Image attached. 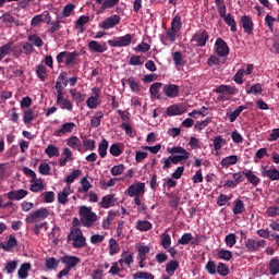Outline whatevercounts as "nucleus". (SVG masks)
Masks as SVG:
<instances>
[{
    "label": "nucleus",
    "mask_w": 279,
    "mask_h": 279,
    "mask_svg": "<svg viewBox=\"0 0 279 279\" xmlns=\"http://www.w3.org/2000/svg\"><path fill=\"white\" fill-rule=\"evenodd\" d=\"M242 213H245V204L239 199L233 207V215H242Z\"/></svg>",
    "instance_id": "864d4df0"
},
{
    "label": "nucleus",
    "mask_w": 279,
    "mask_h": 279,
    "mask_svg": "<svg viewBox=\"0 0 279 279\" xmlns=\"http://www.w3.org/2000/svg\"><path fill=\"white\" fill-rule=\"evenodd\" d=\"M68 241H73L72 246L77 250H82V247H86V236L82 232V229L74 228L68 234Z\"/></svg>",
    "instance_id": "f03ea898"
},
{
    "label": "nucleus",
    "mask_w": 279,
    "mask_h": 279,
    "mask_svg": "<svg viewBox=\"0 0 279 279\" xmlns=\"http://www.w3.org/2000/svg\"><path fill=\"white\" fill-rule=\"evenodd\" d=\"M257 234L262 239H268V241H274V239L276 236V232H272L269 229H259V230H257Z\"/></svg>",
    "instance_id": "58836bf2"
},
{
    "label": "nucleus",
    "mask_w": 279,
    "mask_h": 279,
    "mask_svg": "<svg viewBox=\"0 0 279 279\" xmlns=\"http://www.w3.org/2000/svg\"><path fill=\"white\" fill-rule=\"evenodd\" d=\"M31 182V191L33 193H38L45 189V185L43 184V179H32Z\"/></svg>",
    "instance_id": "4c0bfd02"
},
{
    "label": "nucleus",
    "mask_w": 279,
    "mask_h": 279,
    "mask_svg": "<svg viewBox=\"0 0 279 279\" xmlns=\"http://www.w3.org/2000/svg\"><path fill=\"white\" fill-rule=\"evenodd\" d=\"M0 21L2 23H5L7 25H15L16 27H19V25H21V23L19 21H16L14 19V16H12V14L7 13L3 14L2 16H0Z\"/></svg>",
    "instance_id": "72a5a7b5"
},
{
    "label": "nucleus",
    "mask_w": 279,
    "mask_h": 279,
    "mask_svg": "<svg viewBox=\"0 0 279 279\" xmlns=\"http://www.w3.org/2000/svg\"><path fill=\"white\" fill-rule=\"evenodd\" d=\"M240 25L244 29L245 34L252 36L254 34V22L250 15H243L240 19Z\"/></svg>",
    "instance_id": "f8f14e48"
},
{
    "label": "nucleus",
    "mask_w": 279,
    "mask_h": 279,
    "mask_svg": "<svg viewBox=\"0 0 279 279\" xmlns=\"http://www.w3.org/2000/svg\"><path fill=\"white\" fill-rule=\"evenodd\" d=\"M166 113L168 117H180V114H184V110H182L178 105H172L167 108Z\"/></svg>",
    "instance_id": "473e14b6"
},
{
    "label": "nucleus",
    "mask_w": 279,
    "mask_h": 279,
    "mask_svg": "<svg viewBox=\"0 0 279 279\" xmlns=\"http://www.w3.org/2000/svg\"><path fill=\"white\" fill-rule=\"evenodd\" d=\"M216 93L220 95H236V87L230 85H220L216 88Z\"/></svg>",
    "instance_id": "5701e85b"
},
{
    "label": "nucleus",
    "mask_w": 279,
    "mask_h": 279,
    "mask_svg": "<svg viewBox=\"0 0 279 279\" xmlns=\"http://www.w3.org/2000/svg\"><path fill=\"white\" fill-rule=\"evenodd\" d=\"M57 104L60 105L61 110H69L70 112L73 110V102L64 98V95L57 96Z\"/></svg>",
    "instance_id": "412c9836"
},
{
    "label": "nucleus",
    "mask_w": 279,
    "mask_h": 279,
    "mask_svg": "<svg viewBox=\"0 0 279 279\" xmlns=\"http://www.w3.org/2000/svg\"><path fill=\"white\" fill-rule=\"evenodd\" d=\"M80 221L83 228H93L95 222L97 221V214L93 211L90 207L81 206L78 209Z\"/></svg>",
    "instance_id": "f257e3e1"
},
{
    "label": "nucleus",
    "mask_w": 279,
    "mask_h": 279,
    "mask_svg": "<svg viewBox=\"0 0 279 279\" xmlns=\"http://www.w3.org/2000/svg\"><path fill=\"white\" fill-rule=\"evenodd\" d=\"M77 125L74 122H66L61 125V128L54 131L53 136H64V134H71Z\"/></svg>",
    "instance_id": "2eb2a0df"
},
{
    "label": "nucleus",
    "mask_w": 279,
    "mask_h": 279,
    "mask_svg": "<svg viewBox=\"0 0 279 279\" xmlns=\"http://www.w3.org/2000/svg\"><path fill=\"white\" fill-rule=\"evenodd\" d=\"M28 40L29 43H33L35 47H43V45H45V41H43V38H40L36 34L28 36Z\"/></svg>",
    "instance_id": "680f3d73"
},
{
    "label": "nucleus",
    "mask_w": 279,
    "mask_h": 279,
    "mask_svg": "<svg viewBox=\"0 0 279 279\" xmlns=\"http://www.w3.org/2000/svg\"><path fill=\"white\" fill-rule=\"evenodd\" d=\"M101 119H104V112L97 111L90 120V125L93 128H99L101 125Z\"/></svg>",
    "instance_id": "de8ad7c7"
},
{
    "label": "nucleus",
    "mask_w": 279,
    "mask_h": 279,
    "mask_svg": "<svg viewBox=\"0 0 279 279\" xmlns=\"http://www.w3.org/2000/svg\"><path fill=\"white\" fill-rule=\"evenodd\" d=\"M223 21L229 27H231V32H236V21H234L232 14L228 13Z\"/></svg>",
    "instance_id": "13d9d810"
},
{
    "label": "nucleus",
    "mask_w": 279,
    "mask_h": 279,
    "mask_svg": "<svg viewBox=\"0 0 279 279\" xmlns=\"http://www.w3.org/2000/svg\"><path fill=\"white\" fill-rule=\"evenodd\" d=\"M61 262L63 263V265H65V267L68 269L71 270V269H74V267L76 265H80V263H82V259H80V257H77V256H69V255H66V256H63L61 258Z\"/></svg>",
    "instance_id": "f3484780"
},
{
    "label": "nucleus",
    "mask_w": 279,
    "mask_h": 279,
    "mask_svg": "<svg viewBox=\"0 0 279 279\" xmlns=\"http://www.w3.org/2000/svg\"><path fill=\"white\" fill-rule=\"evenodd\" d=\"M134 263V254H130L129 252H123L122 257L119 259V264L121 266L128 265L130 267Z\"/></svg>",
    "instance_id": "c756f323"
},
{
    "label": "nucleus",
    "mask_w": 279,
    "mask_h": 279,
    "mask_svg": "<svg viewBox=\"0 0 279 279\" xmlns=\"http://www.w3.org/2000/svg\"><path fill=\"white\" fill-rule=\"evenodd\" d=\"M26 195H29V192L23 189L13 190L7 193V197L10 202H21V199H25Z\"/></svg>",
    "instance_id": "ddd939ff"
},
{
    "label": "nucleus",
    "mask_w": 279,
    "mask_h": 279,
    "mask_svg": "<svg viewBox=\"0 0 279 279\" xmlns=\"http://www.w3.org/2000/svg\"><path fill=\"white\" fill-rule=\"evenodd\" d=\"M160 88H162V83L156 82L150 85L149 93L153 95V97H158V93L160 92Z\"/></svg>",
    "instance_id": "bf43d9fd"
},
{
    "label": "nucleus",
    "mask_w": 279,
    "mask_h": 279,
    "mask_svg": "<svg viewBox=\"0 0 279 279\" xmlns=\"http://www.w3.org/2000/svg\"><path fill=\"white\" fill-rule=\"evenodd\" d=\"M193 241L192 233H184L181 239L178 240L179 245H189Z\"/></svg>",
    "instance_id": "0e129e2a"
},
{
    "label": "nucleus",
    "mask_w": 279,
    "mask_h": 279,
    "mask_svg": "<svg viewBox=\"0 0 279 279\" xmlns=\"http://www.w3.org/2000/svg\"><path fill=\"white\" fill-rule=\"evenodd\" d=\"M218 258H221L222 260H231L232 253L228 250H219L217 253Z\"/></svg>",
    "instance_id": "69168bd1"
},
{
    "label": "nucleus",
    "mask_w": 279,
    "mask_h": 279,
    "mask_svg": "<svg viewBox=\"0 0 279 279\" xmlns=\"http://www.w3.org/2000/svg\"><path fill=\"white\" fill-rule=\"evenodd\" d=\"M243 110H247V106H239L230 116H229V121L230 123H234V121H236V119H239L241 112H243Z\"/></svg>",
    "instance_id": "a18cd8bd"
},
{
    "label": "nucleus",
    "mask_w": 279,
    "mask_h": 279,
    "mask_svg": "<svg viewBox=\"0 0 279 279\" xmlns=\"http://www.w3.org/2000/svg\"><path fill=\"white\" fill-rule=\"evenodd\" d=\"M162 90L166 97L170 99H175V97L180 96V86L175 84H167L163 86Z\"/></svg>",
    "instance_id": "4468645a"
},
{
    "label": "nucleus",
    "mask_w": 279,
    "mask_h": 279,
    "mask_svg": "<svg viewBox=\"0 0 279 279\" xmlns=\"http://www.w3.org/2000/svg\"><path fill=\"white\" fill-rule=\"evenodd\" d=\"M168 154H171L172 156H169L172 165H178L179 162H182L183 160H189L191 158V154L184 149V147L181 146H174L172 148H168ZM180 154V155H174Z\"/></svg>",
    "instance_id": "7ed1b4c3"
},
{
    "label": "nucleus",
    "mask_w": 279,
    "mask_h": 279,
    "mask_svg": "<svg viewBox=\"0 0 279 279\" xmlns=\"http://www.w3.org/2000/svg\"><path fill=\"white\" fill-rule=\"evenodd\" d=\"M47 217H49V210L45 207H41L37 210L29 213L26 216L25 221L27 223H37V221H43L47 219Z\"/></svg>",
    "instance_id": "39448f33"
},
{
    "label": "nucleus",
    "mask_w": 279,
    "mask_h": 279,
    "mask_svg": "<svg viewBox=\"0 0 279 279\" xmlns=\"http://www.w3.org/2000/svg\"><path fill=\"white\" fill-rule=\"evenodd\" d=\"M14 51V41H9L4 46H0V58L10 56Z\"/></svg>",
    "instance_id": "c85d7f7f"
},
{
    "label": "nucleus",
    "mask_w": 279,
    "mask_h": 279,
    "mask_svg": "<svg viewBox=\"0 0 279 279\" xmlns=\"http://www.w3.org/2000/svg\"><path fill=\"white\" fill-rule=\"evenodd\" d=\"M239 162V157L236 155H231L226 158H223L220 162L221 167L225 169H228V167H231V165H236Z\"/></svg>",
    "instance_id": "7c9ffc66"
},
{
    "label": "nucleus",
    "mask_w": 279,
    "mask_h": 279,
    "mask_svg": "<svg viewBox=\"0 0 279 279\" xmlns=\"http://www.w3.org/2000/svg\"><path fill=\"white\" fill-rule=\"evenodd\" d=\"M225 243L227 247H234V245H236V234L230 233L226 235Z\"/></svg>",
    "instance_id": "4d7b16f0"
},
{
    "label": "nucleus",
    "mask_w": 279,
    "mask_h": 279,
    "mask_svg": "<svg viewBox=\"0 0 279 279\" xmlns=\"http://www.w3.org/2000/svg\"><path fill=\"white\" fill-rule=\"evenodd\" d=\"M109 154H111V156H114L116 158L121 156V154H123V146L121 144L111 145L109 148Z\"/></svg>",
    "instance_id": "49530a36"
},
{
    "label": "nucleus",
    "mask_w": 279,
    "mask_h": 279,
    "mask_svg": "<svg viewBox=\"0 0 279 279\" xmlns=\"http://www.w3.org/2000/svg\"><path fill=\"white\" fill-rule=\"evenodd\" d=\"M58 265H60V260H58L56 257L46 258V267L49 269V271L58 269Z\"/></svg>",
    "instance_id": "09e8293b"
},
{
    "label": "nucleus",
    "mask_w": 279,
    "mask_h": 279,
    "mask_svg": "<svg viewBox=\"0 0 279 279\" xmlns=\"http://www.w3.org/2000/svg\"><path fill=\"white\" fill-rule=\"evenodd\" d=\"M208 32L206 31H197L192 37V43L196 44V47H206V43H208Z\"/></svg>",
    "instance_id": "6e6552de"
},
{
    "label": "nucleus",
    "mask_w": 279,
    "mask_h": 279,
    "mask_svg": "<svg viewBox=\"0 0 279 279\" xmlns=\"http://www.w3.org/2000/svg\"><path fill=\"white\" fill-rule=\"evenodd\" d=\"M98 154L100 158H106V156H108V140H101V142L98 145Z\"/></svg>",
    "instance_id": "ea45409f"
},
{
    "label": "nucleus",
    "mask_w": 279,
    "mask_h": 279,
    "mask_svg": "<svg viewBox=\"0 0 279 279\" xmlns=\"http://www.w3.org/2000/svg\"><path fill=\"white\" fill-rule=\"evenodd\" d=\"M80 175H82V170L76 169V170L72 171V172L64 179L65 184H68V186H71V184H73V182H75V180H77V178H80Z\"/></svg>",
    "instance_id": "c9c22d12"
},
{
    "label": "nucleus",
    "mask_w": 279,
    "mask_h": 279,
    "mask_svg": "<svg viewBox=\"0 0 279 279\" xmlns=\"http://www.w3.org/2000/svg\"><path fill=\"white\" fill-rule=\"evenodd\" d=\"M245 247L250 252H258L260 247H267V241L248 239L245 241Z\"/></svg>",
    "instance_id": "9d476101"
},
{
    "label": "nucleus",
    "mask_w": 279,
    "mask_h": 279,
    "mask_svg": "<svg viewBox=\"0 0 279 279\" xmlns=\"http://www.w3.org/2000/svg\"><path fill=\"white\" fill-rule=\"evenodd\" d=\"M126 193L129 197H141V195H145V183L138 182L130 185Z\"/></svg>",
    "instance_id": "0eeeda50"
},
{
    "label": "nucleus",
    "mask_w": 279,
    "mask_h": 279,
    "mask_svg": "<svg viewBox=\"0 0 279 279\" xmlns=\"http://www.w3.org/2000/svg\"><path fill=\"white\" fill-rule=\"evenodd\" d=\"M223 145H226V140H223V136L218 135L214 138L215 151H219V149H221V147H223Z\"/></svg>",
    "instance_id": "5fc2aeb1"
},
{
    "label": "nucleus",
    "mask_w": 279,
    "mask_h": 279,
    "mask_svg": "<svg viewBox=\"0 0 279 279\" xmlns=\"http://www.w3.org/2000/svg\"><path fill=\"white\" fill-rule=\"evenodd\" d=\"M121 23V16L114 14L107 17L99 24L100 29H112V27H117Z\"/></svg>",
    "instance_id": "9b49d317"
},
{
    "label": "nucleus",
    "mask_w": 279,
    "mask_h": 279,
    "mask_svg": "<svg viewBox=\"0 0 279 279\" xmlns=\"http://www.w3.org/2000/svg\"><path fill=\"white\" fill-rule=\"evenodd\" d=\"M19 245V241L16 240V236L10 235L7 243H1L0 247L1 250H4V252H12L14 247Z\"/></svg>",
    "instance_id": "aec40b11"
},
{
    "label": "nucleus",
    "mask_w": 279,
    "mask_h": 279,
    "mask_svg": "<svg viewBox=\"0 0 279 279\" xmlns=\"http://www.w3.org/2000/svg\"><path fill=\"white\" fill-rule=\"evenodd\" d=\"M117 204V198H114V194H109L102 197L99 203L100 208H112Z\"/></svg>",
    "instance_id": "6ab92c4d"
},
{
    "label": "nucleus",
    "mask_w": 279,
    "mask_h": 279,
    "mask_svg": "<svg viewBox=\"0 0 279 279\" xmlns=\"http://www.w3.org/2000/svg\"><path fill=\"white\" fill-rule=\"evenodd\" d=\"M126 82L133 93H138L141 90V84H138L134 77H129Z\"/></svg>",
    "instance_id": "052dcab7"
},
{
    "label": "nucleus",
    "mask_w": 279,
    "mask_h": 279,
    "mask_svg": "<svg viewBox=\"0 0 279 279\" xmlns=\"http://www.w3.org/2000/svg\"><path fill=\"white\" fill-rule=\"evenodd\" d=\"M69 195H71V185L64 186L62 192L58 194L59 204H66L69 202Z\"/></svg>",
    "instance_id": "a878e982"
},
{
    "label": "nucleus",
    "mask_w": 279,
    "mask_h": 279,
    "mask_svg": "<svg viewBox=\"0 0 279 279\" xmlns=\"http://www.w3.org/2000/svg\"><path fill=\"white\" fill-rule=\"evenodd\" d=\"M45 154L48 156V158H54L60 156V149L56 145L50 144L45 149Z\"/></svg>",
    "instance_id": "a19ab883"
},
{
    "label": "nucleus",
    "mask_w": 279,
    "mask_h": 279,
    "mask_svg": "<svg viewBox=\"0 0 279 279\" xmlns=\"http://www.w3.org/2000/svg\"><path fill=\"white\" fill-rule=\"evenodd\" d=\"M216 274H219V276L226 277L228 274H230V268H228V265L223 263H219L216 268Z\"/></svg>",
    "instance_id": "8fccbe9b"
},
{
    "label": "nucleus",
    "mask_w": 279,
    "mask_h": 279,
    "mask_svg": "<svg viewBox=\"0 0 279 279\" xmlns=\"http://www.w3.org/2000/svg\"><path fill=\"white\" fill-rule=\"evenodd\" d=\"M88 49L94 53H104L108 51V45L106 43L99 44L97 40H92L88 43Z\"/></svg>",
    "instance_id": "dca6fc26"
},
{
    "label": "nucleus",
    "mask_w": 279,
    "mask_h": 279,
    "mask_svg": "<svg viewBox=\"0 0 279 279\" xmlns=\"http://www.w3.org/2000/svg\"><path fill=\"white\" fill-rule=\"evenodd\" d=\"M262 177L263 178H269L272 182L276 180H279V170L276 168H271L268 170H263L262 171Z\"/></svg>",
    "instance_id": "cd10ccee"
},
{
    "label": "nucleus",
    "mask_w": 279,
    "mask_h": 279,
    "mask_svg": "<svg viewBox=\"0 0 279 279\" xmlns=\"http://www.w3.org/2000/svg\"><path fill=\"white\" fill-rule=\"evenodd\" d=\"M171 28L175 29L177 32H180V29H182V17H180V15H175L172 19Z\"/></svg>",
    "instance_id": "e2e57ef3"
},
{
    "label": "nucleus",
    "mask_w": 279,
    "mask_h": 279,
    "mask_svg": "<svg viewBox=\"0 0 279 279\" xmlns=\"http://www.w3.org/2000/svg\"><path fill=\"white\" fill-rule=\"evenodd\" d=\"M23 121H24L25 125H29V123H32V121H34V110L33 109H28L23 112Z\"/></svg>",
    "instance_id": "603ef678"
},
{
    "label": "nucleus",
    "mask_w": 279,
    "mask_h": 279,
    "mask_svg": "<svg viewBox=\"0 0 279 279\" xmlns=\"http://www.w3.org/2000/svg\"><path fill=\"white\" fill-rule=\"evenodd\" d=\"M205 269L208 274H210V276H215V274H217V264L214 260H209L206 264Z\"/></svg>",
    "instance_id": "338daca9"
},
{
    "label": "nucleus",
    "mask_w": 279,
    "mask_h": 279,
    "mask_svg": "<svg viewBox=\"0 0 279 279\" xmlns=\"http://www.w3.org/2000/svg\"><path fill=\"white\" fill-rule=\"evenodd\" d=\"M34 51V45L31 43H25L23 46L14 47V53H17V56H21V53H25V56H32Z\"/></svg>",
    "instance_id": "a211bd4d"
},
{
    "label": "nucleus",
    "mask_w": 279,
    "mask_h": 279,
    "mask_svg": "<svg viewBox=\"0 0 279 279\" xmlns=\"http://www.w3.org/2000/svg\"><path fill=\"white\" fill-rule=\"evenodd\" d=\"M68 147H71V149H77L81 151L82 149V141H80V137L73 135L66 140Z\"/></svg>",
    "instance_id": "393cba45"
},
{
    "label": "nucleus",
    "mask_w": 279,
    "mask_h": 279,
    "mask_svg": "<svg viewBox=\"0 0 279 279\" xmlns=\"http://www.w3.org/2000/svg\"><path fill=\"white\" fill-rule=\"evenodd\" d=\"M134 279H154L155 277L150 272L137 271L133 275Z\"/></svg>",
    "instance_id": "774afa93"
},
{
    "label": "nucleus",
    "mask_w": 279,
    "mask_h": 279,
    "mask_svg": "<svg viewBox=\"0 0 279 279\" xmlns=\"http://www.w3.org/2000/svg\"><path fill=\"white\" fill-rule=\"evenodd\" d=\"M76 58H80L78 51H62L57 54V62L58 64H62V62H64L65 66H73V64H75Z\"/></svg>",
    "instance_id": "20e7f679"
},
{
    "label": "nucleus",
    "mask_w": 279,
    "mask_h": 279,
    "mask_svg": "<svg viewBox=\"0 0 279 279\" xmlns=\"http://www.w3.org/2000/svg\"><path fill=\"white\" fill-rule=\"evenodd\" d=\"M166 197L168 198L169 205H170L172 208H178V206H180V197L177 196L175 194H173V193H167V194H166Z\"/></svg>",
    "instance_id": "37998d69"
},
{
    "label": "nucleus",
    "mask_w": 279,
    "mask_h": 279,
    "mask_svg": "<svg viewBox=\"0 0 279 279\" xmlns=\"http://www.w3.org/2000/svg\"><path fill=\"white\" fill-rule=\"evenodd\" d=\"M179 267H180V263L178 260H170L166 265V272L168 274V276H173V274L178 271Z\"/></svg>",
    "instance_id": "e433bc0d"
},
{
    "label": "nucleus",
    "mask_w": 279,
    "mask_h": 279,
    "mask_svg": "<svg viewBox=\"0 0 279 279\" xmlns=\"http://www.w3.org/2000/svg\"><path fill=\"white\" fill-rule=\"evenodd\" d=\"M83 147L87 150V151H95V140H90L88 138V136L84 135L81 136Z\"/></svg>",
    "instance_id": "2f4dec72"
},
{
    "label": "nucleus",
    "mask_w": 279,
    "mask_h": 279,
    "mask_svg": "<svg viewBox=\"0 0 279 279\" xmlns=\"http://www.w3.org/2000/svg\"><path fill=\"white\" fill-rule=\"evenodd\" d=\"M154 226L151 222L147 220H138L136 222V229L140 230V232H148V230H151Z\"/></svg>",
    "instance_id": "f704fd0d"
},
{
    "label": "nucleus",
    "mask_w": 279,
    "mask_h": 279,
    "mask_svg": "<svg viewBox=\"0 0 279 279\" xmlns=\"http://www.w3.org/2000/svg\"><path fill=\"white\" fill-rule=\"evenodd\" d=\"M215 49L217 56L220 58H226L230 53V47H228V44L222 38H218L215 43Z\"/></svg>",
    "instance_id": "1a4fd4ad"
},
{
    "label": "nucleus",
    "mask_w": 279,
    "mask_h": 279,
    "mask_svg": "<svg viewBox=\"0 0 279 279\" xmlns=\"http://www.w3.org/2000/svg\"><path fill=\"white\" fill-rule=\"evenodd\" d=\"M109 254L110 256H114V254H119V243L117 242V240H114V238H111L109 240Z\"/></svg>",
    "instance_id": "3c124183"
},
{
    "label": "nucleus",
    "mask_w": 279,
    "mask_h": 279,
    "mask_svg": "<svg viewBox=\"0 0 279 279\" xmlns=\"http://www.w3.org/2000/svg\"><path fill=\"white\" fill-rule=\"evenodd\" d=\"M108 45L109 47H128L132 45V35L126 34L114 39H109Z\"/></svg>",
    "instance_id": "423d86ee"
},
{
    "label": "nucleus",
    "mask_w": 279,
    "mask_h": 279,
    "mask_svg": "<svg viewBox=\"0 0 279 279\" xmlns=\"http://www.w3.org/2000/svg\"><path fill=\"white\" fill-rule=\"evenodd\" d=\"M29 271H32V264L24 263L21 265L17 276L20 279H26L29 276Z\"/></svg>",
    "instance_id": "bb28decb"
},
{
    "label": "nucleus",
    "mask_w": 279,
    "mask_h": 279,
    "mask_svg": "<svg viewBox=\"0 0 279 279\" xmlns=\"http://www.w3.org/2000/svg\"><path fill=\"white\" fill-rule=\"evenodd\" d=\"M62 154H63L64 158L59 159V166L66 167V162H71V160H73V151H71V148L65 147V148H63Z\"/></svg>",
    "instance_id": "b1692460"
},
{
    "label": "nucleus",
    "mask_w": 279,
    "mask_h": 279,
    "mask_svg": "<svg viewBox=\"0 0 279 279\" xmlns=\"http://www.w3.org/2000/svg\"><path fill=\"white\" fill-rule=\"evenodd\" d=\"M269 271L271 276H278L279 274V259L275 257L269 262Z\"/></svg>",
    "instance_id": "79ce46f5"
},
{
    "label": "nucleus",
    "mask_w": 279,
    "mask_h": 279,
    "mask_svg": "<svg viewBox=\"0 0 279 279\" xmlns=\"http://www.w3.org/2000/svg\"><path fill=\"white\" fill-rule=\"evenodd\" d=\"M244 178H246L247 182L253 186H258V184H260V178H258L252 170H245Z\"/></svg>",
    "instance_id": "4be33fe9"
},
{
    "label": "nucleus",
    "mask_w": 279,
    "mask_h": 279,
    "mask_svg": "<svg viewBox=\"0 0 279 279\" xmlns=\"http://www.w3.org/2000/svg\"><path fill=\"white\" fill-rule=\"evenodd\" d=\"M161 246L163 250H169V247H171V235L167 234V232L161 234Z\"/></svg>",
    "instance_id": "6e6d98bb"
},
{
    "label": "nucleus",
    "mask_w": 279,
    "mask_h": 279,
    "mask_svg": "<svg viewBox=\"0 0 279 279\" xmlns=\"http://www.w3.org/2000/svg\"><path fill=\"white\" fill-rule=\"evenodd\" d=\"M36 75L40 82H45V80H47V68L43 64H38L36 66Z\"/></svg>",
    "instance_id": "c03bdc74"
}]
</instances>
